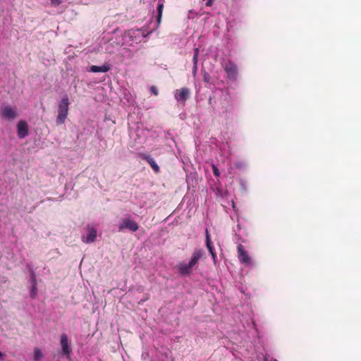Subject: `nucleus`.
Listing matches in <instances>:
<instances>
[{"instance_id":"obj_1","label":"nucleus","mask_w":361,"mask_h":361,"mask_svg":"<svg viewBox=\"0 0 361 361\" xmlns=\"http://www.w3.org/2000/svg\"><path fill=\"white\" fill-rule=\"evenodd\" d=\"M204 253V252L202 249L195 250L188 263L180 262L177 265L178 273L184 276L191 275L193 268L198 264Z\"/></svg>"},{"instance_id":"obj_2","label":"nucleus","mask_w":361,"mask_h":361,"mask_svg":"<svg viewBox=\"0 0 361 361\" xmlns=\"http://www.w3.org/2000/svg\"><path fill=\"white\" fill-rule=\"evenodd\" d=\"M69 104L68 96L66 94L58 105V115L56 119L57 125H62L65 123L68 114Z\"/></svg>"},{"instance_id":"obj_3","label":"nucleus","mask_w":361,"mask_h":361,"mask_svg":"<svg viewBox=\"0 0 361 361\" xmlns=\"http://www.w3.org/2000/svg\"><path fill=\"white\" fill-rule=\"evenodd\" d=\"M224 68L229 80H235L237 79L238 68L233 62L228 61L225 63Z\"/></svg>"},{"instance_id":"obj_4","label":"nucleus","mask_w":361,"mask_h":361,"mask_svg":"<svg viewBox=\"0 0 361 361\" xmlns=\"http://www.w3.org/2000/svg\"><path fill=\"white\" fill-rule=\"evenodd\" d=\"M60 343L62 348V353L68 360H70L72 349L69 344L68 336L66 334L63 333L61 335Z\"/></svg>"},{"instance_id":"obj_5","label":"nucleus","mask_w":361,"mask_h":361,"mask_svg":"<svg viewBox=\"0 0 361 361\" xmlns=\"http://www.w3.org/2000/svg\"><path fill=\"white\" fill-rule=\"evenodd\" d=\"M190 94V89L188 87H182L180 90H176L175 92V99L185 104L186 100L189 98Z\"/></svg>"},{"instance_id":"obj_6","label":"nucleus","mask_w":361,"mask_h":361,"mask_svg":"<svg viewBox=\"0 0 361 361\" xmlns=\"http://www.w3.org/2000/svg\"><path fill=\"white\" fill-rule=\"evenodd\" d=\"M238 250V257L240 262L245 265L251 264V259L249 257L247 252L245 250V247L241 244H239L237 247Z\"/></svg>"},{"instance_id":"obj_7","label":"nucleus","mask_w":361,"mask_h":361,"mask_svg":"<svg viewBox=\"0 0 361 361\" xmlns=\"http://www.w3.org/2000/svg\"><path fill=\"white\" fill-rule=\"evenodd\" d=\"M125 228H128L132 232H135L138 230L139 226L135 221L130 219H125L123 223L119 226V231Z\"/></svg>"},{"instance_id":"obj_8","label":"nucleus","mask_w":361,"mask_h":361,"mask_svg":"<svg viewBox=\"0 0 361 361\" xmlns=\"http://www.w3.org/2000/svg\"><path fill=\"white\" fill-rule=\"evenodd\" d=\"M28 125L25 121H20L17 124V133L20 139L25 138L28 135Z\"/></svg>"},{"instance_id":"obj_9","label":"nucleus","mask_w":361,"mask_h":361,"mask_svg":"<svg viewBox=\"0 0 361 361\" xmlns=\"http://www.w3.org/2000/svg\"><path fill=\"white\" fill-rule=\"evenodd\" d=\"M138 156L142 159L147 161L155 173H159L160 168L150 154L140 152L138 153Z\"/></svg>"},{"instance_id":"obj_10","label":"nucleus","mask_w":361,"mask_h":361,"mask_svg":"<svg viewBox=\"0 0 361 361\" xmlns=\"http://www.w3.org/2000/svg\"><path fill=\"white\" fill-rule=\"evenodd\" d=\"M2 116L6 119L13 120L17 116L16 109L10 106H4L2 109Z\"/></svg>"},{"instance_id":"obj_11","label":"nucleus","mask_w":361,"mask_h":361,"mask_svg":"<svg viewBox=\"0 0 361 361\" xmlns=\"http://www.w3.org/2000/svg\"><path fill=\"white\" fill-rule=\"evenodd\" d=\"M97 235V231L95 228H91L89 229L88 234L85 240H82L85 243H92L95 241Z\"/></svg>"},{"instance_id":"obj_12","label":"nucleus","mask_w":361,"mask_h":361,"mask_svg":"<svg viewBox=\"0 0 361 361\" xmlns=\"http://www.w3.org/2000/svg\"><path fill=\"white\" fill-rule=\"evenodd\" d=\"M109 64H104L103 66H90V71L92 73H106L110 70Z\"/></svg>"},{"instance_id":"obj_13","label":"nucleus","mask_w":361,"mask_h":361,"mask_svg":"<svg viewBox=\"0 0 361 361\" xmlns=\"http://www.w3.org/2000/svg\"><path fill=\"white\" fill-rule=\"evenodd\" d=\"M164 10V4L161 1H159L157 6V27H158L161 22L162 13Z\"/></svg>"},{"instance_id":"obj_14","label":"nucleus","mask_w":361,"mask_h":361,"mask_svg":"<svg viewBox=\"0 0 361 361\" xmlns=\"http://www.w3.org/2000/svg\"><path fill=\"white\" fill-rule=\"evenodd\" d=\"M37 293V280L35 276L32 274V290L30 291V297L34 299Z\"/></svg>"},{"instance_id":"obj_15","label":"nucleus","mask_w":361,"mask_h":361,"mask_svg":"<svg viewBox=\"0 0 361 361\" xmlns=\"http://www.w3.org/2000/svg\"><path fill=\"white\" fill-rule=\"evenodd\" d=\"M206 245H207V247L209 252V253H212L214 252V248L212 244V241H211V239H210V235H209V233L208 232V230L207 229L206 230Z\"/></svg>"},{"instance_id":"obj_16","label":"nucleus","mask_w":361,"mask_h":361,"mask_svg":"<svg viewBox=\"0 0 361 361\" xmlns=\"http://www.w3.org/2000/svg\"><path fill=\"white\" fill-rule=\"evenodd\" d=\"M44 355L39 348H35L33 352L34 361H39L43 357Z\"/></svg>"},{"instance_id":"obj_17","label":"nucleus","mask_w":361,"mask_h":361,"mask_svg":"<svg viewBox=\"0 0 361 361\" xmlns=\"http://www.w3.org/2000/svg\"><path fill=\"white\" fill-rule=\"evenodd\" d=\"M202 80L204 82H209L211 77L209 74L205 71H202Z\"/></svg>"},{"instance_id":"obj_18","label":"nucleus","mask_w":361,"mask_h":361,"mask_svg":"<svg viewBox=\"0 0 361 361\" xmlns=\"http://www.w3.org/2000/svg\"><path fill=\"white\" fill-rule=\"evenodd\" d=\"M212 171L215 176L218 177L220 176V171L215 165H212Z\"/></svg>"},{"instance_id":"obj_19","label":"nucleus","mask_w":361,"mask_h":361,"mask_svg":"<svg viewBox=\"0 0 361 361\" xmlns=\"http://www.w3.org/2000/svg\"><path fill=\"white\" fill-rule=\"evenodd\" d=\"M150 91H151V92H152L153 94H154V95H156V96H157V95H158V94H159L158 89L157 88V87H156V86H154V85L151 86V87H150Z\"/></svg>"},{"instance_id":"obj_20","label":"nucleus","mask_w":361,"mask_h":361,"mask_svg":"<svg viewBox=\"0 0 361 361\" xmlns=\"http://www.w3.org/2000/svg\"><path fill=\"white\" fill-rule=\"evenodd\" d=\"M61 3V0H51V4L53 6H59Z\"/></svg>"},{"instance_id":"obj_21","label":"nucleus","mask_w":361,"mask_h":361,"mask_svg":"<svg viewBox=\"0 0 361 361\" xmlns=\"http://www.w3.org/2000/svg\"><path fill=\"white\" fill-rule=\"evenodd\" d=\"M197 71V64H193L192 73H193L194 75H196Z\"/></svg>"},{"instance_id":"obj_22","label":"nucleus","mask_w":361,"mask_h":361,"mask_svg":"<svg viewBox=\"0 0 361 361\" xmlns=\"http://www.w3.org/2000/svg\"><path fill=\"white\" fill-rule=\"evenodd\" d=\"M197 59H198V56H197V54H194L193 58H192L193 64L197 65Z\"/></svg>"},{"instance_id":"obj_23","label":"nucleus","mask_w":361,"mask_h":361,"mask_svg":"<svg viewBox=\"0 0 361 361\" xmlns=\"http://www.w3.org/2000/svg\"><path fill=\"white\" fill-rule=\"evenodd\" d=\"M213 1H214V0H207V1H206V3H205V5H206L207 6H212V4H213Z\"/></svg>"},{"instance_id":"obj_24","label":"nucleus","mask_w":361,"mask_h":361,"mask_svg":"<svg viewBox=\"0 0 361 361\" xmlns=\"http://www.w3.org/2000/svg\"><path fill=\"white\" fill-rule=\"evenodd\" d=\"M210 255H212V257L214 262H215L216 258V255L215 251L214 252H212V253H210Z\"/></svg>"},{"instance_id":"obj_25","label":"nucleus","mask_w":361,"mask_h":361,"mask_svg":"<svg viewBox=\"0 0 361 361\" xmlns=\"http://www.w3.org/2000/svg\"><path fill=\"white\" fill-rule=\"evenodd\" d=\"M194 51H195V52H194V54H197V56H198V55H199V49H198V48H195V49H194Z\"/></svg>"},{"instance_id":"obj_26","label":"nucleus","mask_w":361,"mask_h":361,"mask_svg":"<svg viewBox=\"0 0 361 361\" xmlns=\"http://www.w3.org/2000/svg\"><path fill=\"white\" fill-rule=\"evenodd\" d=\"M4 355V354L0 351V360H3Z\"/></svg>"},{"instance_id":"obj_27","label":"nucleus","mask_w":361,"mask_h":361,"mask_svg":"<svg viewBox=\"0 0 361 361\" xmlns=\"http://www.w3.org/2000/svg\"><path fill=\"white\" fill-rule=\"evenodd\" d=\"M268 361H278V360L271 357L270 360L268 359Z\"/></svg>"},{"instance_id":"obj_28","label":"nucleus","mask_w":361,"mask_h":361,"mask_svg":"<svg viewBox=\"0 0 361 361\" xmlns=\"http://www.w3.org/2000/svg\"><path fill=\"white\" fill-rule=\"evenodd\" d=\"M264 361H268V357H264Z\"/></svg>"},{"instance_id":"obj_29","label":"nucleus","mask_w":361,"mask_h":361,"mask_svg":"<svg viewBox=\"0 0 361 361\" xmlns=\"http://www.w3.org/2000/svg\"><path fill=\"white\" fill-rule=\"evenodd\" d=\"M211 102H212V98L210 97V98L209 99V103H211Z\"/></svg>"}]
</instances>
